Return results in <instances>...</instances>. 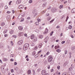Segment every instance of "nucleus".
Listing matches in <instances>:
<instances>
[{
    "instance_id": "nucleus-1",
    "label": "nucleus",
    "mask_w": 75,
    "mask_h": 75,
    "mask_svg": "<svg viewBox=\"0 0 75 75\" xmlns=\"http://www.w3.org/2000/svg\"><path fill=\"white\" fill-rule=\"evenodd\" d=\"M29 47V44L28 43L25 44L23 46V50L25 51L27 50V49H28V47Z\"/></svg>"
},
{
    "instance_id": "nucleus-2",
    "label": "nucleus",
    "mask_w": 75,
    "mask_h": 75,
    "mask_svg": "<svg viewBox=\"0 0 75 75\" xmlns=\"http://www.w3.org/2000/svg\"><path fill=\"white\" fill-rule=\"evenodd\" d=\"M52 56H49L48 57V61L49 62H51L52 60Z\"/></svg>"
},
{
    "instance_id": "nucleus-3",
    "label": "nucleus",
    "mask_w": 75,
    "mask_h": 75,
    "mask_svg": "<svg viewBox=\"0 0 75 75\" xmlns=\"http://www.w3.org/2000/svg\"><path fill=\"white\" fill-rule=\"evenodd\" d=\"M57 9L56 8H52L51 10V12L52 13H55L57 11Z\"/></svg>"
},
{
    "instance_id": "nucleus-4",
    "label": "nucleus",
    "mask_w": 75,
    "mask_h": 75,
    "mask_svg": "<svg viewBox=\"0 0 75 75\" xmlns=\"http://www.w3.org/2000/svg\"><path fill=\"white\" fill-rule=\"evenodd\" d=\"M41 74L42 75H45L46 74V71L45 70H42Z\"/></svg>"
},
{
    "instance_id": "nucleus-5",
    "label": "nucleus",
    "mask_w": 75,
    "mask_h": 75,
    "mask_svg": "<svg viewBox=\"0 0 75 75\" xmlns=\"http://www.w3.org/2000/svg\"><path fill=\"white\" fill-rule=\"evenodd\" d=\"M23 43V40H21L18 42V44H19V45H21Z\"/></svg>"
},
{
    "instance_id": "nucleus-6",
    "label": "nucleus",
    "mask_w": 75,
    "mask_h": 75,
    "mask_svg": "<svg viewBox=\"0 0 75 75\" xmlns=\"http://www.w3.org/2000/svg\"><path fill=\"white\" fill-rule=\"evenodd\" d=\"M21 0H17L16 2V3L17 4H19L20 3H21Z\"/></svg>"
},
{
    "instance_id": "nucleus-7",
    "label": "nucleus",
    "mask_w": 75,
    "mask_h": 75,
    "mask_svg": "<svg viewBox=\"0 0 75 75\" xmlns=\"http://www.w3.org/2000/svg\"><path fill=\"white\" fill-rule=\"evenodd\" d=\"M47 2H45L42 5V7L43 8L44 7H46V6H47Z\"/></svg>"
},
{
    "instance_id": "nucleus-8",
    "label": "nucleus",
    "mask_w": 75,
    "mask_h": 75,
    "mask_svg": "<svg viewBox=\"0 0 75 75\" xmlns=\"http://www.w3.org/2000/svg\"><path fill=\"white\" fill-rule=\"evenodd\" d=\"M48 32V29L47 28H46L45 31L44 32V34H46Z\"/></svg>"
},
{
    "instance_id": "nucleus-9",
    "label": "nucleus",
    "mask_w": 75,
    "mask_h": 75,
    "mask_svg": "<svg viewBox=\"0 0 75 75\" xmlns=\"http://www.w3.org/2000/svg\"><path fill=\"white\" fill-rule=\"evenodd\" d=\"M24 33L23 32H21L19 33V36H22V35H23V34Z\"/></svg>"
},
{
    "instance_id": "nucleus-10",
    "label": "nucleus",
    "mask_w": 75,
    "mask_h": 75,
    "mask_svg": "<svg viewBox=\"0 0 75 75\" xmlns=\"http://www.w3.org/2000/svg\"><path fill=\"white\" fill-rule=\"evenodd\" d=\"M24 8V6L23 5H20L19 6L18 8L21 9V8Z\"/></svg>"
},
{
    "instance_id": "nucleus-11",
    "label": "nucleus",
    "mask_w": 75,
    "mask_h": 75,
    "mask_svg": "<svg viewBox=\"0 0 75 75\" xmlns=\"http://www.w3.org/2000/svg\"><path fill=\"white\" fill-rule=\"evenodd\" d=\"M18 29L19 30H23V28L22 26H19L18 27Z\"/></svg>"
},
{
    "instance_id": "nucleus-12",
    "label": "nucleus",
    "mask_w": 75,
    "mask_h": 75,
    "mask_svg": "<svg viewBox=\"0 0 75 75\" xmlns=\"http://www.w3.org/2000/svg\"><path fill=\"white\" fill-rule=\"evenodd\" d=\"M28 75L31 74V71L30 70H29L28 71Z\"/></svg>"
},
{
    "instance_id": "nucleus-13",
    "label": "nucleus",
    "mask_w": 75,
    "mask_h": 75,
    "mask_svg": "<svg viewBox=\"0 0 75 75\" xmlns=\"http://www.w3.org/2000/svg\"><path fill=\"white\" fill-rule=\"evenodd\" d=\"M34 35H32L31 36H30V38L33 40V38H34Z\"/></svg>"
},
{
    "instance_id": "nucleus-14",
    "label": "nucleus",
    "mask_w": 75,
    "mask_h": 75,
    "mask_svg": "<svg viewBox=\"0 0 75 75\" xmlns=\"http://www.w3.org/2000/svg\"><path fill=\"white\" fill-rule=\"evenodd\" d=\"M9 33L11 34H13V33H14V30H11Z\"/></svg>"
},
{
    "instance_id": "nucleus-15",
    "label": "nucleus",
    "mask_w": 75,
    "mask_h": 75,
    "mask_svg": "<svg viewBox=\"0 0 75 75\" xmlns=\"http://www.w3.org/2000/svg\"><path fill=\"white\" fill-rule=\"evenodd\" d=\"M39 38H40V39H42V38H43V35H40L39 36Z\"/></svg>"
},
{
    "instance_id": "nucleus-16",
    "label": "nucleus",
    "mask_w": 75,
    "mask_h": 75,
    "mask_svg": "<svg viewBox=\"0 0 75 75\" xmlns=\"http://www.w3.org/2000/svg\"><path fill=\"white\" fill-rule=\"evenodd\" d=\"M5 25V23L4 22L2 23L1 24V26H2V27H3L4 25Z\"/></svg>"
},
{
    "instance_id": "nucleus-17",
    "label": "nucleus",
    "mask_w": 75,
    "mask_h": 75,
    "mask_svg": "<svg viewBox=\"0 0 75 75\" xmlns=\"http://www.w3.org/2000/svg\"><path fill=\"white\" fill-rule=\"evenodd\" d=\"M1 71H2V70H4V66H2V67H1Z\"/></svg>"
},
{
    "instance_id": "nucleus-18",
    "label": "nucleus",
    "mask_w": 75,
    "mask_h": 75,
    "mask_svg": "<svg viewBox=\"0 0 75 75\" xmlns=\"http://www.w3.org/2000/svg\"><path fill=\"white\" fill-rule=\"evenodd\" d=\"M35 54H36V53L34 51L32 52V55L33 56H34V55H35Z\"/></svg>"
},
{
    "instance_id": "nucleus-19",
    "label": "nucleus",
    "mask_w": 75,
    "mask_h": 75,
    "mask_svg": "<svg viewBox=\"0 0 75 75\" xmlns=\"http://www.w3.org/2000/svg\"><path fill=\"white\" fill-rule=\"evenodd\" d=\"M33 40L34 41H35V42L37 41V38L36 37Z\"/></svg>"
},
{
    "instance_id": "nucleus-20",
    "label": "nucleus",
    "mask_w": 75,
    "mask_h": 75,
    "mask_svg": "<svg viewBox=\"0 0 75 75\" xmlns=\"http://www.w3.org/2000/svg\"><path fill=\"white\" fill-rule=\"evenodd\" d=\"M42 44L41 43L40 44L38 45L39 47L40 48H41V47H42Z\"/></svg>"
},
{
    "instance_id": "nucleus-21",
    "label": "nucleus",
    "mask_w": 75,
    "mask_h": 75,
    "mask_svg": "<svg viewBox=\"0 0 75 75\" xmlns=\"http://www.w3.org/2000/svg\"><path fill=\"white\" fill-rule=\"evenodd\" d=\"M3 60L4 61H8V59H6V58H4L3 59Z\"/></svg>"
},
{
    "instance_id": "nucleus-22",
    "label": "nucleus",
    "mask_w": 75,
    "mask_h": 75,
    "mask_svg": "<svg viewBox=\"0 0 75 75\" xmlns=\"http://www.w3.org/2000/svg\"><path fill=\"white\" fill-rule=\"evenodd\" d=\"M59 46H56L54 48L55 49H57V48H59Z\"/></svg>"
},
{
    "instance_id": "nucleus-23",
    "label": "nucleus",
    "mask_w": 75,
    "mask_h": 75,
    "mask_svg": "<svg viewBox=\"0 0 75 75\" xmlns=\"http://www.w3.org/2000/svg\"><path fill=\"white\" fill-rule=\"evenodd\" d=\"M72 27L71 26V25H69V29H70V30H71V29H72Z\"/></svg>"
},
{
    "instance_id": "nucleus-24",
    "label": "nucleus",
    "mask_w": 75,
    "mask_h": 75,
    "mask_svg": "<svg viewBox=\"0 0 75 75\" xmlns=\"http://www.w3.org/2000/svg\"><path fill=\"white\" fill-rule=\"evenodd\" d=\"M1 71L3 74H5V73H6V71H5V70H1Z\"/></svg>"
},
{
    "instance_id": "nucleus-25",
    "label": "nucleus",
    "mask_w": 75,
    "mask_h": 75,
    "mask_svg": "<svg viewBox=\"0 0 75 75\" xmlns=\"http://www.w3.org/2000/svg\"><path fill=\"white\" fill-rule=\"evenodd\" d=\"M56 51L58 52H61V50H60L59 49H57L56 50Z\"/></svg>"
},
{
    "instance_id": "nucleus-26",
    "label": "nucleus",
    "mask_w": 75,
    "mask_h": 75,
    "mask_svg": "<svg viewBox=\"0 0 75 75\" xmlns=\"http://www.w3.org/2000/svg\"><path fill=\"white\" fill-rule=\"evenodd\" d=\"M30 44L31 46H32V47H33V46H35V45H34V44L33 43H30Z\"/></svg>"
},
{
    "instance_id": "nucleus-27",
    "label": "nucleus",
    "mask_w": 75,
    "mask_h": 75,
    "mask_svg": "<svg viewBox=\"0 0 75 75\" xmlns=\"http://www.w3.org/2000/svg\"><path fill=\"white\" fill-rule=\"evenodd\" d=\"M35 24L37 25H38L39 24V23L38 22H36L35 23Z\"/></svg>"
},
{
    "instance_id": "nucleus-28",
    "label": "nucleus",
    "mask_w": 75,
    "mask_h": 75,
    "mask_svg": "<svg viewBox=\"0 0 75 75\" xmlns=\"http://www.w3.org/2000/svg\"><path fill=\"white\" fill-rule=\"evenodd\" d=\"M29 3H33V1L32 0H30L29 1Z\"/></svg>"
},
{
    "instance_id": "nucleus-29",
    "label": "nucleus",
    "mask_w": 75,
    "mask_h": 75,
    "mask_svg": "<svg viewBox=\"0 0 75 75\" xmlns=\"http://www.w3.org/2000/svg\"><path fill=\"white\" fill-rule=\"evenodd\" d=\"M63 7V5H60V6L59 7V8H62Z\"/></svg>"
},
{
    "instance_id": "nucleus-30",
    "label": "nucleus",
    "mask_w": 75,
    "mask_h": 75,
    "mask_svg": "<svg viewBox=\"0 0 75 75\" xmlns=\"http://www.w3.org/2000/svg\"><path fill=\"white\" fill-rule=\"evenodd\" d=\"M21 16L20 15H19L18 16V19H21Z\"/></svg>"
},
{
    "instance_id": "nucleus-31",
    "label": "nucleus",
    "mask_w": 75,
    "mask_h": 75,
    "mask_svg": "<svg viewBox=\"0 0 75 75\" xmlns=\"http://www.w3.org/2000/svg\"><path fill=\"white\" fill-rule=\"evenodd\" d=\"M6 13H7V14H10V13H11V11H7Z\"/></svg>"
},
{
    "instance_id": "nucleus-32",
    "label": "nucleus",
    "mask_w": 75,
    "mask_h": 75,
    "mask_svg": "<svg viewBox=\"0 0 75 75\" xmlns=\"http://www.w3.org/2000/svg\"><path fill=\"white\" fill-rule=\"evenodd\" d=\"M51 17L49 16L48 18V20L49 21V20H51Z\"/></svg>"
},
{
    "instance_id": "nucleus-33",
    "label": "nucleus",
    "mask_w": 75,
    "mask_h": 75,
    "mask_svg": "<svg viewBox=\"0 0 75 75\" xmlns=\"http://www.w3.org/2000/svg\"><path fill=\"white\" fill-rule=\"evenodd\" d=\"M48 40V37H47L45 39V40Z\"/></svg>"
},
{
    "instance_id": "nucleus-34",
    "label": "nucleus",
    "mask_w": 75,
    "mask_h": 75,
    "mask_svg": "<svg viewBox=\"0 0 75 75\" xmlns=\"http://www.w3.org/2000/svg\"><path fill=\"white\" fill-rule=\"evenodd\" d=\"M40 68L38 69L37 70V72H39L40 71Z\"/></svg>"
},
{
    "instance_id": "nucleus-35",
    "label": "nucleus",
    "mask_w": 75,
    "mask_h": 75,
    "mask_svg": "<svg viewBox=\"0 0 75 75\" xmlns=\"http://www.w3.org/2000/svg\"><path fill=\"white\" fill-rule=\"evenodd\" d=\"M57 68L59 70V69H60V66H58L57 67Z\"/></svg>"
},
{
    "instance_id": "nucleus-36",
    "label": "nucleus",
    "mask_w": 75,
    "mask_h": 75,
    "mask_svg": "<svg viewBox=\"0 0 75 75\" xmlns=\"http://www.w3.org/2000/svg\"><path fill=\"white\" fill-rule=\"evenodd\" d=\"M67 63H64V64H63V66L64 67H66V65H67Z\"/></svg>"
},
{
    "instance_id": "nucleus-37",
    "label": "nucleus",
    "mask_w": 75,
    "mask_h": 75,
    "mask_svg": "<svg viewBox=\"0 0 75 75\" xmlns=\"http://www.w3.org/2000/svg\"><path fill=\"white\" fill-rule=\"evenodd\" d=\"M38 48V47H37V46H36L35 47H34V49L35 50H36Z\"/></svg>"
},
{
    "instance_id": "nucleus-38",
    "label": "nucleus",
    "mask_w": 75,
    "mask_h": 75,
    "mask_svg": "<svg viewBox=\"0 0 75 75\" xmlns=\"http://www.w3.org/2000/svg\"><path fill=\"white\" fill-rule=\"evenodd\" d=\"M34 17H35V16H37V13H34Z\"/></svg>"
},
{
    "instance_id": "nucleus-39",
    "label": "nucleus",
    "mask_w": 75,
    "mask_h": 75,
    "mask_svg": "<svg viewBox=\"0 0 75 75\" xmlns=\"http://www.w3.org/2000/svg\"><path fill=\"white\" fill-rule=\"evenodd\" d=\"M37 21H38L40 22V21H41V19H40V18H38L37 19Z\"/></svg>"
},
{
    "instance_id": "nucleus-40",
    "label": "nucleus",
    "mask_w": 75,
    "mask_h": 75,
    "mask_svg": "<svg viewBox=\"0 0 75 75\" xmlns=\"http://www.w3.org/2000/svg\"><path fill=\"white\" fill-rule=\"evenodd\" d=\"M11 73H13L14 72V70L13 69H11Z\"/></svg>"
},
{
    "instance_id": "nucleus-41",
    "label": "nucleus",
    "mask_w": 75,
    "mask_h": 75,
    "mask_svg": "<svg viewBox=\"0 0 75 75\" xmlns=\"http://www.w3.org/2000/svg\"><path fill=\"white\" fill-rule=\"evenodd\" d=\"M35 31L36 33H38L39 32V30H38V29H37L36 30H35Z\"/></svg>"
},
{
    "instance_id": "nucleus-42",
    "label": "nucleus",
    "mask_w": 75,
    "mask_h": 75,
    "mask_svg": "<svg viewBox=\"0 0 75 75\" xmlns=\"http://www.w3.org/2000/svg\"><path fill=\"white\" fill-rule=\"evenodd\" d=\"M71 49L72 50H74L75 49V47H72Z\"/></svg>"
},
{
    "instance_id": "nucleus-43",
    "label": "nucleus",
    "mask_w": 75,
    "mask_h": 75,
    "mask_svg": "<svg viewBox=\"0 0 75 75\" xmlns=\"http://www.w3.org/2000/svg\"><path fill=\"white\" fill-rule=\"evenodd\" d=\"M62 75H67V73H64L62 74Z\"/></svg>"
},
{
    "instance_id": "nucleus-44",
    "label": "nucleus",
    "mask_w": 75,
    "mask_h": 75,
    "mask_svg": "<svg viewBox=\"0 0 75 75\" xmlns=\"http://www.w3.org/2000/svg\"><path fill=\"white\" fill-rule=\"evenodd\" d=\"M15 23H15V22H13L12 24V25H14V24H15Z\"/></svg>"
},
{
    "instance_id": "nucleus-45",
    "label": "nucleus",
    "mask_w": 75,
    "mask_h": 75,
    "mask_svg": "<svg viewBox=\"0 0 75 75\" xmlns=\"http://www.w3.org/2000/svg\"><path fill=\"white\" fill-rule=\"evenodd\" d=\"M54 21V19H53L52 20L50 21V23H52V22Z\"/></svg>"
},
{
    "instance_id": "nucleus-46",
    "label": "nucleus",
    "mask_w": 75,
    "mask_h": 75,
    "mask_svg": "<svg viewBox=\"0 0 75 75\" xmlns=\"http://www.w3.org/2000/svg\"><path fill=\"white\" fill-rule=\"evenodd\" d=\"M24 21V18H22L21 21H20V22H22V21Z\"/></svg>"
},
{
    "instance_id": "nucleus-47",
    "label": "nucleus",
    "mask_w": 75,
    "mask_h": 75,
    "mask_svg": "<svg viewBox=\"0 0 75 75\" xmlns=\"http://www.w3.org/2000/svg\"><path fill=\"white\" fill-rule=\"evenodd\" d=\"M49 54H50V52H48L46 53V55H49Z\"/></svg>"
},
{
    "instance_id": "nucleus-48",
    "label": "nucleus",
    "mask_w": 75,
    "mask_h": 75,
    "mask_svg": "<svg viewBox=\"0 0 75 75\" xmlns=\"http://www.w3.org/2000/svg\"><path fill=\"white\" fill-rule=\"evenodd\" d=\"M65 41H63L62 42V44H64V43H65Z\"/></svg>"
},
{
    "instance_id": "nucleus-49",
    "label": "nucleus",
    "mask_w": 75,
    "mask_h": 75,
    "mask_svg": "<svg viewBox=\"0 0 75 75\" xmlns=\"http://www.w3.org/2000/svg\"><path fill=\"white\" fill-rule=\"evenodd\" d=\"M8 8V7H7V6H5V8L6 9H7V8Z\"/></svg>"
},
{
    "instance_id": "nucleus-50",
    "label": "nucleus",
    "mask_w": 75,
    "mask_h": 75,
    "mask_svg": "<svg viewBox=\"0 0 75 75\" xmlns=\"http://www.w3.org/2000/svg\"><path fill=\"white\" fill-rule=\"evenodd\" d=\"M12 13H13V14H14V13H15V11L14 10H12Z\"/></svg>"
},
{
    "instance_id": "nucleus-51",
    "label": "nucleus",
    "mask_w": 75,
    "mask_h": 75,
    "mask_svg": "<svg viewBox=\"0 0 75 75\" xmlns=\"http://www.w3.org/2000/svg\"><path fill=\"white\" fill-rule=\"evenodd\" d=\"M65 54H67V50H66L65 51Z\"/></svg>"
},
{
    "instance_id": "nucleus-52",
    "label": "nucleus",
    "mask_w": 75,
    "mask_h": 75,
    "mask_svg": "<svg viewBox=\"0 0 75 75\" xmlns=\"http://www.w3.org/2000/svg\"><path fill=\"white\" fill-rule=\"evenodd\" d=\"M11 45H13V41H11Z\"/></svg>"
},
{
    "instance_id": "nucleus-53",
    "label": "nucleus",
    "mask_w": 75,
    "mask_h": 75,
    "mask_svg": "<svg viewBox=\"0 0 75 75\" xmlns=\"http://www.w3.org/2000/svg\"><path fill=\"white\" fill-rule=\"evenodd\" d=\"M14 61V59H10L11 61Z\"/></svg>"
},
{
    "instance_id": "nucleus-54",
    "label": "nucleus",
    "mask_w": 75,
    "mask_h": 75,
    "mask_svg": "<svg viewBox=\"0 0 75 75\" xmlns=\"http://www.w3.org/2000/svg\"><path fill=\"white\" fill-rule=\"evenodd\" d=\"M27 20H30V17H28L27 18Z\"/></svg>"
},
{
    "instance_id": "nucleus-55",
    "label": "nucleus",
    "mask_w": 75,
    "mask_h": 75,
    "mask_svg": "<svg viewBox=\"0 0 75 75\" xmlns=\"http://www.w3.org/2000/svg\"><path fill=\"white\" fill-rule=\"evenodd\" d=\"M47 68H48V69H50V65H49V66H48Z\"/></svg>"
},
{
    "instance_id": "nucleus-56",
    "label": "nucleus",
    "mask_w": 75,
    "mask_h": 75,
    "mask_svg": "<svg viewBox=\"0 0 75 75\" xmlns=\"http://www.w3.org/2000/svg\"><path fill=\"white\" fill-rule=\"evenodd\" d=\"M7 32V31L5 30L4 32V33H6Z\"/></svg>"
},
{
    "instance_id": "nucleus-57",
    "label": "nucleus",
    "mask_w": 75,
    "mask_h": 75,
    "mask_svg": "<svg viewBox=\"0 0 75 75\" xmlns=\"http://www.w3.org/2000/svg\"><path fill=\"white\" fill-rule=\"evenodd\" d=\"M33 74H35L34 70H33Z\"/></svg>"
},
{
    "instance_id": "nucleus-58",
    "label": "nucleus",
    "mask_w": 75,
    "mask_h": 75,
    "mask_svg": "<svg viewBox=\"0 0 75 75\" xmlns=\"http://www.w3.org/2000/svg\"><path fill=\"white\" fill-rule=\"evenodd\" d=\"M60 27V26H57V27L56 28H59Z\"/></svg>"
},
{
    "instance_id": "nucleus-59",
    "label": "nucleus",
    "mask_w": 75,
    "mask_h": 75,
    "mask_svg": "<svg viewBox=\"0 0 75 75\" xmlns=\"http://www.w3.org/2000/svg\"><path fill=\"white\" fill-rule=\"evenodd\" d=\"M49 13H47V14H46V16H49Z\"/></svg>"
},
{
    "instance_id": "nucleus-60",
    "label": "nucleus",
    "mask_w": 75,
    "mask_h": 75,
    "mask_svg": "<svg viewBox=\"0 0 75 75\" xmlns=\"http://www.w3.org/2000/svg\"><path fill=\"white\" fill-rule=\"evenodd\" d=\"M73 10L74 11V12L75 13V9L74 8V9H73Z\"/></svg>"
},
{
    "instance_id": "nucleus-61",
    "label": "nucleus",
    "mask_w": 75,
    "mask_h": 75,
    "mask_svg": "<svg viewBox=\"0 0 75 75\" xmlns=\"http://www.w3.org/2000/svg\"><path fill=\"white\" fill-rule=\"evenodd\" d=\"M17 62H14V65H17Z\"/></svg>"
},
{
    "instance_id": "nucleus-62",
    "label": "nucleus",
    "mask_w": 75,
    "mask_h": 75,
    "mask_svg": "<svg viewBox=\"0 0 75 75\" xmlns=\"http://www.w3.org/2000/svg\"><path fill=\"white\" fill-rule=\"evenodd\" d=\"M35 58H37L38 57V56H37V55H35Z\"/></svg>"
},
{
    "instance_id": "nucleus-63",
    "label": "nucleus",
    "mask_w": 75,
    "mask_h": 75,
    "mask_svg": "<svg viewBox=\"0 0 75 75\" xmlns=\"http://www.w3.org/2000/svg\"><path fill=\"white\" fill-rule=\"evenodd\" d=\"M4 37H7V35H4Z\"/></svg>"
},
{
    "instance_id": "nucleus-64",
    "label": "nucleus",
    "mask_w": 75,
    "mask_h": 75,
    "mask_svg": "<svg viewBox=\"0 0 75 75\" xmlns=\"http://www.w3.org/2000/svg\"><path fill=\"white\" fill-rule=\"evenodd\" d=\"M71 13H74V12L73 11V9L71 10Z\"/></svg>"
}]
</instances>
